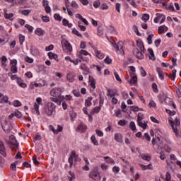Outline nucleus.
I'll return each mask as SVG.
<instances>
[{"mask_svg":"<svg viewBox=\"0 0 181 181\" xmlns=\"http://www.w3.org/2000/svg\"><path fill=\"white\" fill-rule=\"evenodd\" d=\"M8 146L12 149V151H16V146H18V141L16 137L13 135L9 136V140L7 141Z\"/></svg>","mask_w":181,"mask_h":181,"instance_id":"f257e3e1","label":"nucleus"},{"mask_svg":"<svg viewBox=\"0 0 181 181\" xmlns=\"http://www.w3.org/2000/svg\"><path fill=\"white\" fill-rule=\"evenodd\" d=\"M89 177L93 179V180H101V177H100V172L98 171V168L95 167L89 173Z\"/></svg>","mask_w":181,"mask_h":181,"instance_id":"f03ea898","label":"nucleus"},{"mask_svg":"<svg viewBox=\"0 0 181 181\" xmlns=\"http://www.w3.org/2000/svg\"><path fill=\"white\" fill-rule=\"evenodd\" d=\"M54 110H56V105H54L52 102H49L45 107V113L48 116L53 115V112H54Z\"/></svg>","mask_w":181,"mask_h":181,"instance_id":"7ed1b4c3","label":"nucleus"},{"mask_svg":"<svg viewBox=\"0 0 181 181\" xmlns=\"http://www.w3.org/2000/svg\"><path fill=\"white\" fill-rule=\"evenodd\" d=\"M112 46L115 49L116 52H118L119 50L121 54H125V52H124V42H122V41H119L117 44L112 42Z\"/></svg>","mask_w":181,"mask_h":181,"instance_id":"20e7f679","label":"nucleus"},{"mask_svg":"<svg viewBox=\"0 0 181 181\" xmlns=\"http://www.w3.org/2000/svg\"><path fill=\"white\" fill-rule=\"evenodd\" d=\"M73 159H74L75 162H80V157L76 153V151L71 152L70 157L68 159L70 166H73Z\"/></svg>","mask_w":181,"mask_h":181,"instance_id":"39448f33","label":"nucleus"},{"mask_svg":"<svg viewBox=\"0 0 181 181\" xmlns=\"http://www.w3.org/2000/svg\"><path fill=\"white\" fill-rule=\"evenodd\" d=\"M2 129L4 132H11L12 131V124L8 120H5L4 124L2 125Z\"/></svg>","mask_w":181,"mask_h":181,"instance_id":"423d86ee","label":"nucleus"},{"mask_svg":"<svg viewBox=\"0 0 181 181\" xmlns=\"http://www.w3.org/2000/svg\"><path fill=\"white\" fill-rule=\"evenodd\" d=\"M49 131H52L53 132L54 135H57L59 132H62V131H63V127L58 124L57 126V129H54V127H53V125H49Z\"/></svg>","mask_w":181,"mask_h":181,"instance_id":"0eeeda50","label":"nucleus"},{"mask_svg":"<svg viewBox=\"0 0 181 181\" xmlns=\"http://www.w3.org/2000/svg\"><path fill=\"white\" fill-rule=\"evenodd\" d=\"M50 94L52 97L60 98V95H62V88H54L50 91Z\"/></svg>","mask_w":181,"mask_h":181,"instance_id":"6e6552de","label":"nucleus"},{"mask_svg":"<svg viewBox=\"0 0 181 181\" xmlns=\"http://www.w3.org/2000/svg\"><path fill=\"white\" fill-rule=\"evenodd\" d=\"M168 121L173 132L175 134V136H177V138H181V131L177 130V127H175V126L173 125V121L170 119H169Z\"/></svg>","mask_w":181,"mask_h":181,"instance_id":"1a4fd4ad","label":"nucleus"},{"mask_svg":"<svg viewBox=\"0 0 181 181\" xmlns=\"http://www.w3.org/2000/svg\"><path fill=\"white\" fill-rule=\"evenodd\" d=\"M42 103V98H37L36 103H34V110L37 115H40V111H39V105Z\"/></svg>","mask_w":181,"mask_h":181,"instance_id":"9d476101","label":"nucleus"},{"mask_svg":"<svg viewBox=\"0 0 181 181\" xmlns=\"http://www.w3.org/2000/svg\"><path fill=\"white\" fill-rule=\"evenodd\" d=\"M62 46L66 49V50L69 52H73V47H71V44L67 40H62L61 41Z\"/></svg>","mask_w":181,"mask_h":181,"instance_id":"9b49d317","label":"nucleus"},{"mask_svg":"<svg viewBox=\"0 0 181 181\" xmlns=\"http://www.w3.org/2000/svg\"><path fill=\"white\" fill-rule=\"evenodd\" d=\"M11 71H12V73H18V68L16 67L18 64V60L13 59L11 62Z\"/></svg>","mask_w":181,"mask_h":181,"instance_id":"f8f14e48","label":"nucleus"},{"mask_svg":"<svg viewBox=\"0 0 181 181\" xmlns=\"http://www.w3.org/2000/svg\"><path fill=\"white\" fill-rule=\"evenodd\" d=\"M133 54L139 60H142L144 59V54L139 51L137 48L133 50Z\"/></svg>","mask_w":181,"mask_h":181,"instance_id":"ddd939ff","label":"nucleus"},{"mask_svg":"<svg viewBox=\"0 0 181 181\" xmlns=\"http://www.w3.org/2000/svg\"><path fill=\"white\" fill-rule=\"evenodd\" d=\"M42 4L45 9V12H47V13H50L52 12V8H50V6H49V1L43 0Z\"/></svg>","mask_w":181,"mask_h":181,"instance_id":"4468645a","label":"nucleus"},{"mask_svg":"<svg viewBox=\"0 0 181 181\" xmlns=\"http://www.w3.org/2000/svg\"><path fill=\"white\" fill-rule=\"evenodd\" d=\"M156 71L158 74V77L160 80H164L165 79V76H163V74H166L165 72H164L163 70H162V68H160V67H157L156 68Z\"/></svg>","mask_w":181,"mask_h":181,"instance_id":"2eb2a0df","label":"nucleus"},{"mask_svg":"<svg viewBox=\"0 0 181 181\" xmlns=\"http://www.w3.org/2000/svg\"><path fill=\"white\" fill-rule=\"evenodd\" d=\"M136 46L139 47L141 52H143V53H145V46L144 45V42L141 40H138L136 41Z\"/></svg>","mask_w":181,"mask_h":181,"instance_id":"dca6fc26","label":"nucleus"},{"mask_svg":"<svg viewBox=\"0 0 181 181\" xmlns=\"http://www.w3.org/2000/svg\"><path fill=\"white\" fill-rule=\"evenodd\" d=\"M35 35H37V36H45V34L46 33V31H45L43 29L38 28L35 30Z\"/></svg>","mask_w":181,"mask_h":181,"instance_id":"f3484780","label":"nucleus"},{"mask_svg":"<svg viewBox=\"0 0 181 181\" xmlns=\"http://www.w3.org/2000/svg\"><path fill=\"white\" fill-rule=\"evenodd\" d=\"M86 129H87V126L83 123L79 124L76 129V130L78 131V132H85Z\"/></svg>","mask_w":181,"mask_h":181,"instance_id":"a211bd4d","label":"nucleus"},{"mask_svg":"<svg viewBox=\"0 0 181 181\" xmlns=\"http://www.w3.org/2000/svg\"><path fill=\"white\" fill-rule=\"evenodd\" d=\"M0 153L4 157H6V152H5V146L4 141H0Z\"/></svg>","mask_w":181,"mask_h":181,"instance_id":"6ab92c4d","label":"nucleus"},{"mask_svg":"<svg viewBox=\"0 0 181 181\" xmlns=\"http://www.w3.org/2000/svg\"><path fill=\"white\" fill-rule=\"evenodd\" d=\"M168 27L165 25H160L158 27V34L162 35V33H165V32H168Z\"/></svg>","mask_w":181,"mask_h":181,"instance_id":"aec40b11","label":"nucleus"},{"mask_svg":"<svg viewBox=\"0 0 181 181\" xmlns=\"http://www.w3.org/2000/svg\"><path fill=\"white\" fill-rule=\"evenodd\" d=\"M107 97H115V95H118L117 93V90H113V89H107Z\"/></svg>","mask_w":181,"mask_h":181,"instance_id":"412c9836","label":"nucleus"},{"mask_svg":"<svg viewBox=\"0 0 181 181\" xmlns=\"http://www.w3.org/2000/svg\"><path fill=\"white\" fill-rule=\"evenodd\" d=\"M89 85L93 90H95V79L91 76H89Z\"/></svg>","mask_w":181,"mask_h":181,"instance_id":"4be33fe9","label":"nucleus"},{"mask_svg":"<svg viewBox=\"0 0 181 181\" xmlns=\"http://www.w3.org/2000/svg\"><path fill=\"white\" fill-rule=\"evenodd\" d=\"M8 96H5L4 94L0 93V103L6 104V103H8Z\"/></svg>","mask_w":181,"mask_h":181,"instance_id":"5701e85b","label":"nucleus"},{"mask_svg":"<svg viewBox=\"0 0 181 181\" xmlns=\"http://www.w3.org/2000/svg\"><path fill=\"white\" fill-rule=\"evenodd\" d=\"M148 121H142L137 123V124L142 128V129H146L148 128Z\"/></svg>","mask_w":181,"mask_h":181,"instance_id":"b1692460","label":"nucleus"},{"mask_svg":"<svg viewBox=\"0 0 181 181\" xmlns=\"http://www.w3.org/2000/svg\"><path fill=\"white\" fill-rule=\"evenodd\" d=\"M115 141L121 144L122 142V134L119 133H116L115 134Z\"/></svg>","mask_w":181,"mask_h":181,"instance_id":"393cba45","label":"nucleus"},{"mask_svg":"<svg viewBox=\"0 0 181 181\" xmlns=\"http://www.w3.org/2000/svg\"><path fill=\"white\" fill-rule=\"evenodd\" d=\"M74 77H76L74 76V74L71 72H69L66 75V78L69 81V83H73L74 81Z\"/></svg>","mask_w":181,"mask_h":181,"instance_id":"a878e982","label":"nucleus"},{"mask_svg":"<svg viewBox=\"0 0 181 181\" xmlns=\"http://www.w3.org/2000/svg\"><path fill=\"white\" fill-rule=\"evenodd\" d=\"M47 56L49 59H54L56 62H59V56L53 52H48Z\"/></svg>","mask_w":181,"mask_h":181,"instance_id":"bb28decb","label":"nucleus"},{"mask_svg":"<svg viewBox=\"0 0 181 181\" xmlns=\"http://www.w3.org/2000/svg\"><path fill=\"white\" fill-rule=\"evenodd\" d=\"M95 53L98 59H100V60H103V59L105 57V55L104 54V53L101 52V51L95 50Z\"/></svg>","mask_w":181,"mask_h":181,"instance_id":"cd10ccee","label":"nucleus"},{"mask_svg":"<svg viewBox=\"0 0 181 181\" xmlns=\"http://www.w3.org/2000/svg\"><path fill=\"white\" fill-rule=\"evenodd\" d=\"M129 128L131 131H133L134 132H138V129H136V125L135 124V122H130Z\"/></svg>","mask_w":181,"mask_h":181,"instance_id":"c85d7f7f","label":"nucleus"},{"mask_svg":"<svg viewBox=\"0 0 181 181\" xmlns=\"http://www.w3.org/2000/svg\"><path fill=\"white\" fill-rule=\"evenodd\" d=\"M141 169H143V170H147L148 169H149L150 170H153V167L152 166V164H148V165H145L144 164H141Z\"/></svg>","mask_w":181,"mask_h":181,"instance_id":"c756f323","label":"nucleus"},{"mask_svg":"<svg viewBox=\"0 0 181 181\" xmlns=\"http://www.w3.org/2000/svg\"><path fill=\"white\" fill-rule=\"evenodd\" d=\"M147 52H149V56H148V57H149V59L150 60H155V54L153 53V49H152V48H148V49H147Z\"/></svg>","mask_w":181,"mask_h":181,"instance_id":"7c9ffc66","label":"nucleus"},{"mask_svg":"<svg viewBox=\"0 0 181 181\" xmlns=\"http://www.w3.org/2000/svg\"><path fill=\"white\" fill-rule=\"evenodd\" d=\"M4 13L5 19H11V18H13V13H8L7 9H4Z\"/></svg>","mask_w":181,"mask_h":181,"instance_id":"2f4dec72","label":"nucleus"},{"mask_svg":"<svg viewBox=\"0 0 181 181\" xmlns=\"http://www.w3.org/2000/svg\"><path fill=\"white\" fill-rule=\"evenodd\" d=\"M163 6H165V8L168 9V11H172L173 12H175V6H173V5H168L165 3H163Z\"/></svg>","mask_w":181,"mask_h":181,"instance_id":"473e14b6","label":"nucleus"},{"mask_svg":"<svg viewBox=\"0 0 181 181\" xmlns=\"http://www.w3.org/2000/svg\"><path fill=\"white\" fill-rule=\"evenodd\" d=\"M91 101H93V97H88L85 100V107H91Z\"/></svg>","mask_w":181,"mask_h":181,"instance_id":"72a5a7b5","label":"nucleus"},{"mask_svg":"<svg viewBox=\"0 0 181 181\" xmlns=\"http://www.w3.org/2000/svg\"><path fill=\"white\" fill-rule=\"evenodd\" d=\"M30 51L33 56H39V54H40V52H39L37 48H31Z\"/></svg>","mask_w":181,"mask_h":181,"instance_id":"f704fd0d","label":"nucleus"},{"mask_svg":"<svg viewBox=\"0 0 181 181\" xmlns=\"http://www.w3.org/2000/svg\"><path fill=\"white\" fill-rule=\"evenodd\" d=\"M104 159H105L106 163H109V164H114V163H115V161L114 160V159H112L110 156H105V157H104Z\"/></svg>","mask_w":181,"mask_h":181,"instance_id":"c9c22d12","label":"nucleus"},{"mask_svg":"<svg viewBox=\"0 0 181 181\" xmlns=\"http://www.w3.org/2000/svg\"><path fill=\"white\" fill-rule=\"evenodd\" d=\"M144 119H145V115L141 112H139L137 116V123L142 122V121H144Z\"/></svg>","mask_w":181,"mask_h":181,"instance_id":"e433bc0d","label":"nucleus"},{"mask_svg":"<svg viewBox=\"0 0 181 181\" xmlns=\"http://www.w3.org/2000/svg\"><path fill=\"white\" fill-rule=\"evenodd\" d=\"M90 141L95 146H98V140H97V138H95V135H92L90 137Z\"/></svg>","mask_w":181,"mask_h":181,"instance_id":"4c0bfd02","label":"nucleus"},{"mask_svg":"<svg viewBox=\"0 0 181 181\" xmlns=\"http://www.w3.org/2000/svg\"><path fill=\"white\" fill-rule=\"evenodd\" d=\"M100 111H101V106L95 107L93 109H92L91 113L92 114H98V112H100Z\"/></svg>","mask_w":181,"mask_h":181,"instance_id":"58836bf2","label":"nucleus"},{"mask_svg":"<svg viewBox=\"0 0 181 181\" xmlns=\"http://www.w3.org/2000/svg\"><path fill=\"white\" fill-rule=\"evenodd\" d=\"M141 158L144 160H146L147 162H149V160H151V157H149V156L145 154V153H142L141 154Z\"/></svg>","mask_w":181,"mask_h":181,"instance_id":"ea45409f","label":"nucleus"},{"mask_svg":"<svg viewBox=\"0 0 181 181\" xmlns=\"http://www.w3.org/2000/svg\"><path fill=\"white\" fill-rule=\"evenodd\" d=\"M72 33H74V35H76V36H78V37H83V35H81V33H80V32H78V30H77V29L74 28L72 30Z\"/></svg>","mask_w":181,"mask_h":181,"instance_id":"a19ab883","label":"nucleus"},{"mask_svg":"<svg viewBox=\"0 0 181 181\" xmlns=\"http://www.w3.org/2000/svg\"><path fill=\"white\" fill-rule=\"evenodd\" d=\"M24 60L26 63H30V64L35 62V60L33 58L29 57V56L25 57Z\"/></svg>","mask_w":181,"mask_h":181,"instance_id":"79ce46f5","label":"nucleus"},{"mask_svg":"<svg viewBox=\"0 0 181 181\" xmlns=\"http://www.w3.org/2000/svg\"><path fill=\"white\" fill-rule=\"evenodd\" d=\"M51 101H53V103H56L57 104H62V102H60V100H59V98L57 97H52L50 98Z\"/></svg>","mask_w":181,"mask_h":181,"instance_id":"37998d69","label":"nucleus"},{"mask_svg":"<svg viewBox=\"0 0 181 181\" xmlns=\"http://www.w3.org/2000/svg\"><path fill=\"white\" fill-rule=\"evenodd\" d=\"M97 35L98 36H103L104 35V30L102 28H98L97 29Z\"/></svg>","mask_w":181,"mask_h":181,"instance_id":"c03bdc74","label":"nucleus"},{"mask_svg":"<svg viewBox=\"0 0 181 181\" xmlns=\"http://www.w3.org/2000/svg\"><path fill=\"white\" fill-rule=\"evenodd\" d=\"M54 19H55V21H58L59 22H61V21H62V19H63V18L60 16V14L55 13L54 15Z\"/></svg>","mask_w":181,"mask_h":181,"instance_id":"a18cd8bd","label":"nucleus"},{"mask_svg":"<svg viewBox=\"0 0 181 181\" xmlns=\"http://www.w3.org/2000/svg\"><path fill=\"white\" fill-rule=\"evenodd\" d=\"M25 42V36L22 35V34L19 35V43L21 45V46H22V45H23V42Z\"/></svg>","mask_w":181,"mask_h":181,"instance_id":"49530a36","label":"nucleus"},{"mask_svg":"<svg viewBox=\"0 0 181 181\" xmlns=\"http://www.w3.org/2000/svg\"><path fill=\"white\" fill-rule=\"evenodd\" d=\"M155 35L153 34H150L147 37V42L148 45H152V39Z\"/></svg>","mask_w":181,"mask_h":181,"instance_id":"de8ad7c7","label":"nucleus"},{"mask_svg":"<svg viewBox=\"0 0 181 181\" xmlns=\"http://www.w3.org/2000/svg\"><path fill=\"white\" fill-rule=\"evenodd\" d=\"M138 81V77H136V75L132 77L130 80L131 84H136V83Z\"/></svg>","mask_w":181,"mask_h":181,"instance_id":"09e8293b","label":"nucleus"},{"mask_svg":"<svg viewBox=\"0 0 181 181\" xmlns=\"http://www.w3.org/2000/svg\"><path fill=\"white\" fill-rule=\"evenodd\" d=\"M173 125L175 128H177V127H180V120L178 118H175V121L173 122Z\"/></svg>","mask_w":181,"mask_h":181,"instance_id":"8fccbe9b","label":"nucleus"},{"mask_svg":"<svg viewBox=\"0 0 181 181\" xmlns=\"http://www.w3.org/2000/svg\"><path fill=\"white\" fill-rule=\"evenodd\" d=\"M152 88L153 93H158L159 90H158V85L156 84V83H153Z\"/></svg>","mask_w":181,"mask_h":181,"instance_id":"3c124183","label":"nucleus"},{"mask_svg":"<svg viewBox=\"0 0 181 181\" xmlns=\"http://www.w3.org/2000/svg\"><path fill=\"white\" fill-rule=\"evenodd\" d=\"M158 15V18L160 19V23H163V21L166 19V17H165V15L163 14H157Z\"/></svg>","mask_w":181,"mask_h":181,"instance_id":"603ef678","label":"nucleus"},{"mask_svg":"<svg viewBox=\"0 0 181 181\" xmlns=\"http://www.w3.org/2000/svg\"><path fill=\"white\" fill-rule=\"evenodd\" d=\"M142 21L144 22H148L149 21V14H144L141 18Z\"/></svg>","mask_w":181,"mask_h":181,"instance_id":"864d4df0","label":"nucleus"},{"mask_svg":"<svg viewBox=\"0 0 181 181\" xmlns=\"http://www.w3.org/2000/svg\"><path fill=\"white\" fill-rule=\"evenodd\" d=\"M104 62L106 64H111L112 63V59L110 58V57H106V58L104 59Z\"/></svg>","mask_w":181,"mask_h":181,"instance_id":"5fc2aeb1","label":"nucleus"},{"mask_svg":"<svg viewBox=\"0 0 181 181\" xmlns=\"http://www.w3.org/2000/svg\"><path fill=\"white\" fill-rule=\"evenodd\" d=\"M6 62H8V58H6V57L5 55H3L1 57L2 66H6L5 64L6 63Z\"/></svg>","mask_w":181,"mask_h":181,"instance_id":"6e6d98bb","label":"nucleus"},{"mask_svg":"<svg viewBox=\"0 0 181 181\" xmlns=\"http://www.w3.org/2000/svg\"><path fill=\"white\" fill-rule=\"evenodd\" d=\"M30 12H32V11L30 10H23L21 11L22 15H24V16H28L29 13H30Z\"/></svg>","mask_w":181,"mask_h":181,"instance_id":"4d7b16f0","label":"nucleus"},{"mask_svg":"<svg viewBox=\"0 0 181 181\" xmlns=\"http://www.w3.org/2000/svg\"><path fill=\"white\" fill-rule=\"evenodd\" d=\"M130 110L134 111V112H138V111H139V107L138 106H131Z\"/></svg>","mask_w":181,"mask_h":181,"instance_id":"13d9d810","label":"nucleus"},{"mask_svg":"<svg viewBox=\"0 0 181 181\" xmlns=\"http://www.w3.org/2000/svg\"><path fill=\"white\" fill-rule=\"evenodd\" d=\"M80 54H83V56H91V54H90V53L88 52H87L86 50H83V49H81L80 52H79Z\"/></svg>","mask_w":181,"mask_h":181,"instance_id":"bf43d9fd","label":"nucleus"},{"mask_svg":"<svg viewBox=\"0 0 181 181\" xmlns=\"http://www.w3.org/2000/svg\"><path fill=\"white\" fill-rule=\"evenodd\" d=\"M72 93H73V94H74V95L75 97H80V95H81V94L80 93V91H78V90H76V89H74L72 91Z\"/></svg>","mask_w":181,"mask_h":181,"instance_id":"052dcab7","label":"nucleus"},{"mask_svg":"<svg viewBox=\"0 0 181 181\" xmlns=\"http://www.w3.org/2000/svg\"><path fill=\"white\" fill-rule=\"evenodd\" d=\"M25 28L26 29H28V30L29 32H33V26H32V25H29V24H26V25H25Z\"/></svg>","mask_w":181,"mask_h":181,"instance_id":"680f3d73","label":"nucleus"},{"mask_svg":"<svg viewBox=\"0 0 181 181\" xmlns=\"http://www.w3.org/2000/svg\"><path fill=\"white\" fill-rule=\"evenodd\" d=\"M77 117V114L76 112H71L70 114V118L71 120L74 121V119H76V117Z\"/></svg>","mask_w":181,"mask_h":181,"instance_id":"e2e57ef3","label":"nucleus"},{"mask_svg":"<svg viewBox=\"0 0 181 181\" xmlns=\"http://www.w3.org/2000/svg\"><path fill=\"white\" fill-rule=\"evenodd\" d=\"M13 105L14 107H21L22 105V103H21L19 100H14Z\"/></svg>","mask_w":181,"mask_h":181,"instance_id":"0e129e2a","label":"nucleus"},{"mask_svg":"<svg viewBox=\"0 0 181 181\" xmlns=\"http://www.w3.org/2000/svg\"><path fill=\"white\" fill-rule=\"evenodd\" d=\"M171 179H172V176L170 175V173H169V172H167L165 174V180L170 181Z\"/></svg>","mask_w":181,"mask_h":181,"instance_id":"69168bd1","label":"nucleus"},{"mask_svg":"<svg viewBox=\"0 0 181 181\" xmlns=\"http://www.w3.org/2000/svg\"><path fill=\"white\" fill-rule=\"evenodd\" d=\"M112 170L115 173H119V170H121V168H119V167L115 165L113 167Z\"/></svg>","mask_w":181,"mask_h":181,"instance_id":"338daca9","label":"nucleus"},{"mask_svg":"<svg viewBox=\"0 0 181 181\" xmlns=\"http://www.w3.org/2000/svg\"><path fill=\"white\" fill-rule=\"evenodd\" d=\"M95 133L97 134L98 136H104V132H103L100 129H96Z\"/></svg>","mask_w":181,"mask_h":181,"instance_id":"774afa93","label":"nucleus"}]
</instances>
